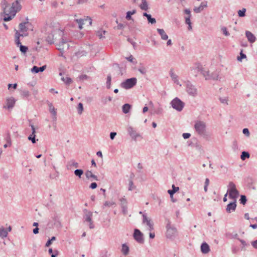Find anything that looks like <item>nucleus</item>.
Listing matches in <instances>:
<instances>
[{"instance_id":"obj_1","label":"nucleus","mask_w":257,"mask_h":257,"mask_svg":"<svg viewBox=\"0 0 257 257\" xmlns=\"http://www.w3.org/2000/svg\"><path fill=\"white\" fill-rule=\"evenodd\" d=\"M46 34L48 35L47 40L50 44L53 43L54 40L58 38L57 35L62 37L61 41L58 45V50L64 51L69 49V45L68 43V40L65 37L63 31L60 29L59 23H51L49 25H47L46 27Z\"/></svg>"},{"instance_id":"obj_2","label":"nucleus","mask_w":257,"mask_h":257,"mask_svg":"<svg viewBox=\"0 0 257 257\" xmlns=\"http://www.w3.org/2000/svg\"><path fill=\"white\" fill-rule=\"evenodd\" d=\"M1 5L3 10V13L5 15L4 20L6 22L11 20L17 13L14 12V11H15V9H12V6L9 8V4L6 0H3L1 2Z\"/></svg>"},{"instance_id":"obj_3","label":"nucleus","mask_w":257,"mask_h":257,"mask_svg":"<svg viewBox=\"0 0 257 257\" xmlns=\"http://www.w3.org/2000/svg\"><path fill=\"white\" fill-rule=\"evenodd\" d=\"M184 85L185 87L186 91L189 96L195 97L198 95V91L197 88L190 81H184Z\"/></svg>"},{"instance_id":"obj_4","label":"nucleus","mask_w":257,"mask_h":257,"mask_svg":"<svg viewBox=\"0 0 257 257\" xmlns=\"http://www.w3.org/2000/svg\"><path fill=\"white\" fill-rule=\"evenodd\" d=\"M206 123L201 120L195 121L194 128L197 133L201 136H204L206 134Z\"/></svg>"},{"instance_id":"obj_5","label":"nucleus","mask_w":257,"mask_h":257,"mask_svg":"<svg viewBox=\"0 0 257 257\" xmlns=\"http://www.w3.org/2000/svg\"><path fill=\"white\" fill-rule=\"evenodd\" d=\"M137 79L133 77L127 79L120 84V86L124 89H128L134 87L137 83Z\"/></svg>"},{"instance_id":"obj_6","label":"nucleus","mask_w":257,"mask_h":257,"mask_svg":"<svg viewBox=\"0 0 257 257\" xmlns=\"http://www.w3.org/2000/svg\"><path fill=\"white\" fill-rule=\"evenodd\" d=\"M84 215L83 218L84 222L89 223V226L90 229H93L94 227L93 222L92 219L93 213L91 211H89L87 209L84 210Z\"/></svg>"},{"instance_id":"obj_7","label":"nucleus","mask_w":257,"mask_h":257,"mask_svg":"<svg viewBox=\"0 0 257 257\" xmlns=\"http://www.w3.org/2000/svg\"><path fill=\"white\" fill-rule=\"evenodd\" d=\"M167 232L166 236L167 238L170 239H173L175 238L177 234V231L175 227L172 226L170 222H169L166 226Z\"/></svg>"},{"instance_id":"obj_8","label":"nucleus","mask_w":257,"mask_h":257,"mask_svg":"<svg viewBox=\"0 0 257 257\" xmlns=\"http://www.w3.org/2000/svg\"><path fill=\"white\" fill-rule=\"evenodd\" d=\"M171 104L174 109L178 111H181L184 106V103L178 97H176L173 99L171 102Z\"/></svg>"},{"instance_id":"obj_9","label":"nucleus","mask_w":257,"mask_h":257,"mask_svg":"<svg viewBox=\"0 0 257 257\" xmlns=\"http://www.w3.org/2000/svg\"><path fill=\"white\" fill-rule=\"evenodd\" d=\"M142 222L143 224L146 225L148 226V229L151 231L154 230V222L152 219L147 216V213L143 214V220Z\"/></svg>"},{"instance_id":"obj_10","label":"nucleus","mask_w":257,"mask_h":257,"mask_svg":"<svg viewBox=\"0 0 257 257\" xmlns=\"http://www.w3.org/2000/svg\"><path fill=\"white\" fill-rule=\"evenodd\" d=\"M31 27L32 25L29 22L21 23L19 24L20 31L25 36L27 35L26 32Z\"/></svg>"},{"instance_id":"obj_11","label":"nucleus","mask_w":257,"mask_h":257,"mask_svg":"<svg viewBox=\"0 0 257 257\" xmlns=\"http://www.w3.org/2000/svg\"><path fill=\"white\" fill-rule=\"evenodd\" d=\"M16 100L13 97H8L6 104L3 106L4 108L11 110L15 106Z\"/></svg>"},{"instance_id":"obj_12","label":"nucleus","mask_w":257,"mask_h":257,"mask_svg":"<svg viewBox=\"0 0 257 257\" xmlns=\"http://www.w3.org/2000/svg\"><path fill=\"white\" fill-rule=\"evenodd\" d=\"M75 21L78 24L79 28L80 29H82L83 28V25L86 24L87 23H88L89 25H91L92 24V20L89 17H87L85 19H76Z\"/></svg>"},{"instance_id":"obj_13","label":"nucleus","mask_w":257,"mask_h":257,"mask_svg":"<svg viewBox=\"0 0 257 257\" xmlns=\"http://www.w3.org/2000/svg\"><path fill=\"white\" fill-rule=\"evenodd\" d=\"M135 239L140 243H143L144 239L143 238V234L138 229H135L134 233Z\"/></svg>"},{"instance_id":"obj_14","label":"nucleus","mask_w":257,"mask_h":257,"mask_svg":"<svg viewBox=\"0 0 257 257\" xmlns=\"http://www.w3.org/2000/svg\"><path fill=\"white\" fill-rule=\"evenodd\" d=\"M127 132L133 139L136 140L140 136L139 134L137 133L136 130L132 126L127 127Z\"/></svg>"},{"instance_id":"obj_15","label":"nucleus","mask_w":257,"mask_h":257,"mask_svg":"<svg viewBox=\"0 0 257 257\" xmlns=\"http://www.w3.org/2000/svg\"><path fill=\"white\" fill-rule=\"evenodd\" d=\"M169 75L171 77L172 81L176 84L179 85L180 86H181V84H180V82L179 81L178 79V75L175 74L173 71V69H171L169 72Z\"/></svg>"},{"instance_id":"obj_16","label":"nucleus","mask_w":257,"mask_h":257,"mask_svg":"<svg viewBox=\"0 0 257 257\" xmlns=\"http://www.w3.org/2000/svg\"><path fill=\"white\" fill-rule=\"evenodd\" d=\"M207 7V2H203L201 3L200 6L198 7H195L193 11L196 13H199L203 10L205 8Z\"/></svg>"},{"instance_id":"obj_17","label":"nucleus","mask_w":257,"mask_h":257,"mask_svg":"<svg viewBox=\"0 0 257 257\" xmlns=\"http://www.w3.org/2000/svg\"><path fill=\"white\" fill-rule=\"evenodd\" d=\"M21 1V0H16V1L12 4V9L13 10L14 9H15V11H14V12L17 13L21 10L22 6L20 4Z\"/></svg>"},{"instance_id":"obj_18","label":"nucleus","mask_w":257,"mask_h":257,"mask_svg":"<svg viewBox=\"0 0 257 257\" xmlns=\"http://www.w3.org/2000/svg\"><path fill=\"white\" fill-rule=\"evenodd\" d=\"M172 190H168V193L169 194L171 201L173 202H175L177 201V200H173V194L176 193L177 191L179 190V188L178 187H175L174 185H173L172 186Z\"/></svg>"},{"instance_id":"obj_19","label":"nucleus","mask_w":257,"mask_h":257,"mask_svg":"<svg viewBox=\"0 0 257 257\" xmlns=\"http://www.w3.org/2000/svg\"><path fill=\"white\" fill-rule=\"evenodd\" d=\"M236 207V202H231L229 203L226 208V211L228 213H230L232 211H235Z\"/></svg>"},{"instance_id":"obj_20","label":"nucleus","mask_w":257,"mask_h":257,"mask_svg":"<svg viewBox=\"0 0 257 257\" xmlns=\"http://www.w3.org/2000/svg\"><path fill=\"white\" fill-rule=\"evenodd\" d=\"M210 247L206 242H203L201 245V251L204 254L208 253L210 251Z\"/></svg>"},{"instance_id":"obj_21","label":"nucleus","mask_w":257,"mask_h":257,"mask_svg":"<svg viewBox=\"0 0 257 257\" xmlns=\"http://www.w3.org/2000/svg\"><path fill=\"white\" fill-rule=\"evenodd\" d=\"M46 68V65H44L40 67L34 66L31 71L32 73H38L39 72H43Z\"/></svg>"},{"instance_id":"obj_22","label":"nucleus","mask_w":257,"mask_h":257,"mask_svg":"<svg viewBox=\"0 0 257 257\" xmlns=\"http://www.w3.org/2000/svg\"><path fill=\"white\" fill-rule=\"evenodd\" d=\"M245 36L249 42L252 43L255 42L256 39L255 37L250 32L246 31L245 32Z\"/></svg>"},{"instance_id":"obj_23","label":"nucleus","mask_w":257,"mask_h":257,"mask_svg":"<svg viewBox=\"0 0 257 257\" xmlns=\"http://www.w3.org/2000/svg\"><path fill=\"white\" fill-rule=\"evenodd\" d=\"M49 111L52 113V114L53 115V120H56V119H57V117H56V115H57L56 109L55 108V107H54V106L53 105V104L52 103H50L49 104Z\"/></svg>"},{"instance_id":"obj_24","label":"nucleus","mask_w":257,"mask_h":257,"mask_svg":"<svg viewBox=\"0 0 257 257\" xmlns=\"http://www.w3.org/2000/svg\"><path fill=\"white\" fill-rule=\"evenodd\" d=\"M229 198L232 199H235L239 196V192L237 190H235L234 191H229Z\"/></svg>"},{"instance_id":"obj_25","label":"nucleus","mask_w":257,"mask_h":257,"mask_svg":"<svg viewBox=\"0 0 257 257\" xmlns=\"http://www.w3.org/2000/svg\"><path fill=\"white\" fill-rule=\"evenodd\" d=\"M85 176H86V178H87L88 179H90V178H92L94 180H96V181L98 180L97 176L94 175L91 171L87 170L85 172Z\"/></svg>"},{"instance_id":"obj_26","label":"nucleus","mask_w":257,"mask_h":257,"mask_svg":"<svg viewBox=\"0 0 257 257\" xmlns=\"http://www.w3.org/2000/svg\"><path fill=\"white\" fill-rule=\"evenodd\" d=\"M157 31L161 37L162 40H166L168 38V36L162 29H157Z\"/></svg>"},{"instance_id":"obj_27","label":"nucleus","mask_w":257,"mask_h":257,"mask_svg":"<svg viewBox=\"0 0 257 257\" xmlns=\"http://www.w3.org/2000/svg\"><path fill=\"white\" fill-rule=\"evenodd\" d=\"M67 169H71L72 167L78 168L79 167L78 163L76 162L75 160H72L68 163Z\"/></svg>"},{"instance_id":"obj_28","label":"nucleus","mask_w":257,"mask_h":257,"mask_svg":"<svg viewBox=\"0 0 257 257\" xmlns=\"http://www.w3.org/2000/svg\"><path fill=\"white\" fill-rule=\"evenodd\" d=\"M129 247L126 244L122 245L121 252L124 255H127L129 253Z\"/></svg>"},{"instance_id":"obj_29","label":"nucleus","mask_w":257,"mask_h":257,"mask_svg":"<svg viewBox=\"0 0 257 257\" xmlns=\"http://www.w3.org/2000/svg\"><path fill=\"white\" fill-rule=\"evenodd\" d=\"M8 231L4 227L0 228V237L2 238L6 237L8 235Z\"/></svg>"},{"instance_id":"obj_30","label":"nucleus","mask_w":257,"mask_h":257,"mask_svg":"<svg viewBox=\"0 0 257 257\" xmlns=\"http://www.w3.org/2000/svg\"><path fill=\"white\" fill-rule=\"evenodd\" d=\"M140 7L142 10L144 11H147L149 9L148 5L146 0H142V3L140 5Z\"/></svg>"},{"instance_id":"obj_31","label":"nucleus","mask_w":257,"mask_h":257,"mask_svg":"<svg viewBox=\"0 0 257 257\" xmlns=\"http://www.w3.org/2000/svg\"><path fill=\"white\" fill-rule=\"evenodd\" d=\"M190 16H186L185 17V23L188 25V30L190 31L192 30V26H191V23L190 21Z\"/></svg>"},{"instance_id":"obj_32","label":"nucleus","mask_w":257,"mask_h":257,"mask_svg":"<svg viewBox=\"0 0 257 257\" xmlns=\"http://www.w3.org/2000/svg\"><path fill=\"white\" fill-rule=\"evenodd\" d=\"M131 105L128 103H126L122 106V111L124 113H127L129 112L131 108Z\"/></svg>"},{"instance_id":"obj_33","label":"nucleus","mask_w":257,"mask_h":257,"mask_svg":"<svg viewBox=\"0 0 257 257\" xmlns=\"http://www.w3.org/2000/svg\"><path fill=\"white\" fill-rule=\"evenodd\" d=\"M228 187V190L227 192H229V191H232L236 190V186L235 184L232 182H230L229 183Z\"/></svg>"},{"instance_id":"obj_34","label":"nucleus","mask_w":257,"mask_h":257,"mask_svg":"<svg viewBox=\"0 0 257 257\" xmlns=\"http://www.w3.org/2000/svg\"><path fill=\"white\" fill-rule=\"evenodd\" d=\"M113 205H115V203L113 201H105L102 206L103 208L106 207H111Z\"/></svg>"},{"instance_id":"obj_35","label":"nucleus","mask_w":257,"mask_h":257,"mask_svg":"<svg viewBox=\"0 0 257 257\" xmlns=\"http://www.w3.org/2000/svg\"><path fill=\"white\" fill-rule=\"evenodd\" d=\"M74 175L80 178L81 176L83 174L84 172L82 169H76L74 171Z\"/></svg>"},{"instance_id":"obj_36","label":"nucleus","mask_w":257,"mask_h":257,"mask_svg":"<svg viewBox=\"0 0 257 257\" xmlns=\"http://www.w3.org/2000/svg\"><path fill=\"white\" fill-rule=\"evenodd\" d=\"M192 68L201 72L203 70L202 65L199 63H196Z\"/></svg>"},{"instance_id":"obj_37","label":"nucleus","mask_w":257,"mask_h":257,"mask_svg":"<svg viewBox=\"0 0 257 257\" xmlns=\"http://www.w3.org/2000/svg\"><path fill=\"white\" fill-rule=\"evenodd\" d=\"M136 13V10H133V11H128L127 13H126V19L128 20H132V17L131 16L132 15H134L135 14V13Z\"/></svg>"},{"instance_id":"obj_38","label":"nucleus","mask_w":257,"mask_h":257,"mask_svg":"<svg viewBox=\"0 0 257 257\" xmlns=\"http://www.w3.org/2000/svg\"><path fill=\"white\" fill-rule=\"evenodd\" d=\"M249 154L248 152L243 151L241 153L240 158L242 160L244 161L245 159L249 158Z\"/></svg>"},{"instance_id":"obj_39","label":"nucleus","mask_w":257,"mask_h":257,"mask_svg":"<svg viewBox=\"0 0 257 257\" xmlns=\"http://www.w3.org/2000/svg\"><path fill=\"white\" fill-rule=\"evenodd\" d=\"M121 207L127 206V202L124 196L119 199Z\"/></svg>"},{"instance_id":"obj_40","label":"nucleus","mask_w":257,"mask_h":257,"mask_svg":"<svg viewBox=\"0 0 257 257\" xmlns=\"http://www.w3.org/2000/svg\"><path fill=\"white\" fill-rule=\"evenodd\" d=\"M61 80L64 81L66 84H70L72 83V80L71 78L68 77H62Z\"/></svg>"},{"instance_id":"obj_41","label":"nucleus","mask_w":257,"mask_h":257,"mask_svg":"<svg viewBox=\"0 0 257 257\" xmlns=\"http://www.w3.org/2000/svg\"><path fill=\"white\" fill-rule=\"evenodd\" d=\"M128 182H129V183H128L129 187L128 188V190L129 191H132L133 190H134L136 188V186L134 185L133 181L132 179H130Z\"/></svg>"},{"instance_id":"obj_42","label":"nucleus","mask_w":257,"mask_h":257,"mask_svg":"<svg viewBox=\"0 0 257 257\" xmlns=\"http://www.w3.org/2000/svg\"><path fill=\"white\" fill-rule=\"evenodd\" d=\"M246 9L245 8H243L242 10H240L238 11L237 13L238 15L240 17H243L245 16Z\"/></svg>"},{"instance_id":"obj_43","label":"nucleus","mask_w":257,"mask_h":257,"mask_svg":"<svg viewBox=\"0 0 257 257\" xmlns=\"http://www.w3.org/2000/svg\"><path fill=\"white\" fill-rule=\"evenodd\" d=\"M106 33V32L105 31L99 30L97 32L96 35L100 39H102L104 37L103 35Z\"/></svg>"},{"instance_id":"obj_44","label":"nucleus","mask_w":257,"mask_h":257,"mask_svg":"<svg viewBox=\"0 0 257 257\" xmlns=\"http://www.w3.org/2000/svg\"><path fill=\"white\" fill-rule=\"evenodd\" d=\"M77 110H78V113L79 114H81L83 111V104L81 102H80L78 105L77 107Z\"/></svg>"},{"instance_id":"obj_45","label":"nucleus","mask_w":257,"mask_h":257,"mask_svg":"<svg viewBox=\"0 0 257 257\" xmlns=\"http://www.w3.org/2000/svg\"><path fill=\"white\" fill-rule=\"evenodd\" d=\"M111 77L110 75H108L107 77L106 86L109 89L111 86Z\"/></svg>"},{"instance_id":"obj_46","label":"nucleus","mask_w":257,"mask_h":257,"mask_svg":"<svg viewBox=\"0 0 257 257\" xmlns=\"http://www.w3.org/2000/svg\"><path fill=\"white\" fill-rule=\"evenodd\" d=\"M35 137H36V135H35V134H34V135H33V134H32L31 135H30L29 136V137H28V140H29V141H32V143L33 144H35V143H36V139H35Z\"/></svg>"},{"instance_id":"obj_47","label":"nucleus","mask_w":257,"mask_h":257,"mask_svg":"<svg viewBox=\"0 0 257 257\" xmlns=\"http://www.w3.org/2000/svg\"><path fill=\"white\" fill-rule=\"evenodd\" d=\"M201 73L206 80H209V77L208 76L209 72L208 71H206L203 69Z\"/></svg>"},{"instance_id":"obj_48","label":"nucleus","mask_w":257,"mask_h":257,"mask_svg":"<svg viewBox=\"0 0 257 257\" xmlns=\"http://www.w3.org/2000/svg\"><path fill=\"white\" fill-rule=\"evenodd\" d=\"M246 57V55L243 54L242 52V50L240 52V56H238L237 57V60L238 61L241 62L242 59L245 58Z\"/></svg>"},{"instance_id":"obj_49","label":"nucleus","mask_w":257,"mask_h":257,"mask_svg":"<svg viewBox=\"0 0 257 257\" xmlns=\"http://www.w3.org/2000/svg\"><path fill=\"white\" fill-rule=\"evenodd\" d=\"M21 95L23 97H28L30 95V92L28 90H23V91H22L21 92Z\"/></svg>"},{"instance_id":"obj_50","label":"nucleus","mask_w":257,"mask_h":257,"mask_svg":"<svg viewBox=\"0 0 257 257\" xmlns=\"http://www.w3.org/2000/svg\"><path fill=\"white\" fill-rule=\"evenodd\" d=\"M219 100L221 103L225 104L227 105L228 104V98L226 97H220Z\"/></svg>"},{"instance_id":"obj_51","label":"nucleus","mask_w":257,"mask_h":257,"mask_svg":"<svg viewBox=\"0 0 257 257\" xmlns=\"http://www.w3.org/2000/svg\"><path fill=\"white\" fill-rule=\"evenodd\" d=\"M239 201H240V203L241 204H242L243 205H244L246 203V201H247V199H246V198L245 196V195H241L240 196V199Z\"/></svg>"},{"instance_id":"obj_52","label":"nucleus","mask_w":257,"mask_h":257,"mask_svg":"<svg viewBox=\"0 0 257 257\" xmlns=\"http://www.w3.org/2000/svg\"><path fill=\"white\" fill-rule=\"evenodd\" d=\"M148 22L152 24H155L156 23V19L155 18H153L151 17V15H149V16L147 18Z\"/></svg>"},{"instance_id":"obj_53","label":"nucleus","mask_w":257,"mask_h":257,"mask_svg":"<svg viewBox=\"0 0 257 257\" xmlns=\"http://www.w3.org/2000/svg\"><path fill=\"white\" fill-rule=\"evenodd\" d=\"M20 47V51L22 52V53H25L27 52V50H28V47L25 46H23L22 45V44L20 45V46H19Z\"/></svg>"},{"instance_id":"obj_54","label":"nucleus","mask_w":257,"mask_h":257,"mask_svg":"<svg viewBox=\"0 0 257 257\" xmlns=\"http://www.w3.org/2000/svg\"><path fill=\"white\" fill-rule=\"evenodd\" d=\"M211 77L213 80H217L218 77V73L217 72H214L211 73Z\"/></svg>"},{"instance_id":"obj_55","label":"nucleus","mask_w":257,"mask_h":257,"mask_svg":"<svg viewBox=\"0 0 257 257\" xmlns=\"http://www.w3.org/2000/svg\"><path fill=\"white\" fill-rule=\"evenodd\" d=\"M88 78L89 77L86 75H81L78 77V80L80 81L87 80Z\"/></svg>"},{"instance_id":"obj_56","label":"nucleus","mask_w":257,"mask_h":257,"mask_svg":"<svg viewBox=\"0 0 257 257\" xmlns=\"http://www.w3.org/2000/svg\"><path fill=\"white\" fill-rule=\"evenodd\" d=\"M221 31H222V33H223V34L225 36H229L230 34L227 31V29H226V27H222L221 28Z\"/></svg>"},{"instance_id":"obj_57","label":"nucleus","mask_w":257,"mask_h":257,"mask_svg":"<svg viewBox=\"0 0 257 257\" xmlns=\"http://www.w3.org/2000/svg\"><path fill=\"white\" fill-rule=\"evenodd\" d=\"M138 70L142 74H146L147 73V69L144 67L139 68Z\"/></svg>"},{"instance_id":"obj_58","label":"nucleus","mask_w":257,"mask_h":257,"mask_svg":"<svg viewBox=\"0 0 257 257\" xmlns=\"http://www.w3.org/2000/svg\"><path fill=\"white\" fill-rule=\"evenodd\" d=\"M242 133L245 136L248 137L250 135L249 132L248 128H245L243 129Z\"/></svg>"},{"instance_id":"obj_59","label":"nucleus","mask_w":257,"mask_h":257,"mask_svg":"<svg viewBox=\"0 0 257 257\" xmlns=\"http://www.w3.org/2000/svg\"><path fill=\"white\" fill-rule=\"evenodd\" d=\"M122 211L124 215H126L127 213V206L122 207Z\"/></svg>"},{"instance_id":"obj_60","label":"nucleus","mask_w":257,"mask_h":257,"mask_svg":"<svg viewBox=\"0 0 257 257\" xmlns=\"http://www.w3.org/2000/svg\"><path fill=\"white\" fill-rule=\"evenodd\" d=\"M127 41L132 44L134 48H135L136 43L135 41H134L132 39L129 38H127Z\"/></svg>"},{"instance_id":"obj_61","label":"nucleus","mask_w":257,"mask_h":257,"mask_svg":"<svg viewBox=\"0 0 257 257\" xmlns=\"http://www.w3.org/2000/svg\"><path fill=\"white\" fill-rule=\"evenodd\" d=\"M116 135V133L115 132H111L110 134V138L111 140H113L115 137Z\"/></svg>"},{"instance_id":"obj_62","label":"nucleus","mask_w":257,"mask_h":257,"mask_svg":"<svg viewBox=\"0 0 257 257\" xmlns=\"http://www.w3.org/2000/svg\"><path fill=\"white\" fill-rule=\"evenodd\" d=\"M97 186V184L95 183V182H93V183H92L89 187L90 188H91L92 189H95Z\"/></svg>"},{"instance_id":"obj_63","label":"nucleus","mask_w":257,"mask_h":257,"mask_svg":"<svg viewBox=\"0 0 257 257\" xmlns=\"http://www.w3.org/2000/svg\"><path fill=\"white\" fill-rule=\"evenodd\" d=\"M182 136H183V137L184 138V139H188L190 137L191 135L189 133H184V134H183Z\"/></svg>"},{"instance_id":"obj_64","label":"nucleus","mask_w":257,"mask_h":257,"mask_svg":"<svg viewBox=\"0 0 257 257\" xmlns=\"http://www.w3.org/2000/svg\"><path fill=\"white\" fill-rule=\"evenodd\" d=\"M251 244L254 248L257 249V240L252 241Z\"/></svg>"}]
</instances>
